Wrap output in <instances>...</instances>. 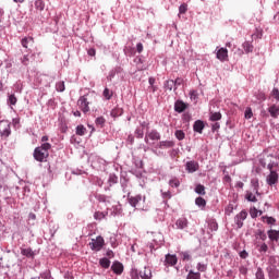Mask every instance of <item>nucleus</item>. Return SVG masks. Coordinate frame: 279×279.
I'll return each mask as SVG.
<instances>
[{
    "instance_id": "obj_1",
    "label": "nucleus",
    "mask_w": 279,
    "mask_h": 279,
    "mask_svg": "<svg viewBox=\"0 0 279 279\" xmlns=\"http://www.w3.org/2000/svg\"><path fill=\"white\" fill-rule=\"evenodd\" d=\"M259 163L264 169H267L270 171L269 174L266 177V182L268 186H275V184H278L279 182V174L277 170H274V167H277V163L272 161V155H263L259 159Z\"/></svg>"
},
{
    "instance_id": "obj_2",
    "label": "nucleus",
    "mask_w": 279,
    "mask_h": 279,
    "mask_svg": "<svg viewBox=\"0 0 279 279\" xmlns=\"http://www.w3.org/2000/svg\"><path fill=\"white\" fill-rule=\"evenodd\" d=\"M51 148V144H41L40 146H36L34 149V158L37 162H46L49 158V149Z\"/></svg>"
},
{
    "instance_id": "obj_3",
    "label": "nucleus",
    "mask_w": 279,
    "mask_h": 279,
    "mask_svg": "<svg viewBox=\"0 0 279 279\" xmlns=\"http://www.w3.org/2000/svg\"><path fill=\"white\" fill-rule=\"evenodd\" d=\"M269 278L279 279V265L276 258H269V267L267 268Z\"/></svg>"
},
{
    "instance_id": "obj_4",
    "label": "nucleus",
    "mask_w": 279,
    "mask_h": 279,
    "mask_svg": "<svg viewBox=\"0 0 279 279\" xmlns=\"http://www.w3.org/2000/svg\"><path fill=\"white\" fill-rule=\"evenodd\" d=\"M11 133L12 129L10 120H0V135L2 137H9Z\"/></svg>"
},
{
    "instance_id": "obj_5",
    "label": "nucleus",
    "mask_w": 279,
    "mask_h": 279,
    "mask_svg": "<svg viewBox=\"0 0 279 279\" xmlns=\"http://www.w3.org/2000/svg\"><path fill=\"white\" fill-rule=\"evenodd\" d=\"M104 245L105 239L102 236H97V239H93L92 243H89V247L93 252H101Z\"/></svg>"
},
{
    "instance_id": "obj_6",
    "label": "nucleus",
    "mask_w": 279,
    "mask_h": 279,
    "mask_svg": "<svg viewBox=\"0 0 279 279\" xmlns=\"http://www.w3.org/2000/svg\"><path fill=\"white\" fill-rule=\"evenodd\" d=\"M77 105H78L80 109L82 111H84V113H87L88 111H90V107H89L90 102L86 95L80 96V98L77 100Z\"/></svg>"
},
{
    "instance_id": "obj_7",
    "label": "nucleus",
    "mask_w": 279,
    "mask_h": 279,
    "mask_svg": "<svg viewBox=\"0 0 279 279\" xmlns=\"http://www.w3.org/2000/svg\"><path fill=\"white\" fill-rule=\"evenodd\" d=\"M185 169L187 173H196V171H199V163L195 159H192L191 161H186Z\"/></svg>"
},
{
    "instance_id": "obj_8",
    "label": "nucleus",
    "mask_w": 279,
    "mask_h": 279,
    "mask_svg": "<svg viewBox=\"0 0 279 279\" xmlns=\"http://www.w3.org/2000/svg\"><path fill=\"white\" fill-rule=\"evenodd\" d=\"M161 135L159 131L156 129H151V131H147L145 135V142L148 144L149 140H160Z\"/></svg>"
},
{
    "instance_id": "obj_9",
    "label": "nucleus",
    "mask_w": 279,
    "mask_h": 279,
    "mask_svg": "<svg viewBox=\"0 0 279 279\" xmlns=\"http://www.w3.org/2000/svg\"><path fill=\"white\" fill-rule=\"evenodd\" d=\"M245 219H247V213H246V210H242L235 217L236 227L238 228H243Z\"/></svg>"
},
{
    "instance_id": "obj_10",
    "label": "nucleus",
    "mask_w": 279,
    "mask_h": 279,
    "mask_svg": "<svg viewBox=\"0 0 279 279\" xmlns=\"http://www.w3.org/2000/svg\"><path fill=\"white\" fill-rule=\"evenodd\" d=\"M216 57L220 61H227L229 59L228 48H219L218 51L216 52Z\"/></svg>"
},
{
    "instance_id": "obj_11",
    "label": "nucleus",
    "mask_w": 279,
    "mask_h": 279,
    "mask_svg": "<svg viewBox=\"0 0 279 279\" xmlns=\"http://www.w3.org/2000/svg\"><path fill=\"white\" fill-rule=\"evenodd\" d=\"M21 254H22V256H26V258H32V259H34L36 256V252H34V250H32V247H22Z\"/></svg>"
},
{
    "instance_id": "obj_12",
    "label": "nucleus",
    "mask_w": 279,
    "mask_h": 279,
    "mask_svg": "<svg viewBox=\"0 0 279 279\" xmlns=\"http://www.w3.org/2000/svg\"><path fill=\"white\" fill-rule=\"evenodd\" d=\"M175 227L178 230H185L189 228V220L185 217H182L181 219L177 220Z\"/></svg>"
},
{
    "instance_id": "obj_13",
    "label": "nucleus",
    "mask_w": 279,
    "mask_h": 279,
    "mask_svg": "<svg viewBox=\"0 0 279 279\" xmlns=\"http://www.w3.org/2000/svg\"><path fill=\"white\" fill-rule=\"evenodd\" d=\"M268 112L270 113L271 118H278L279 116V105L274 102L272 105H269Z\"/></svg>"
},
{
    "instance_id": "obj_14",
    "label": "nucleus",
    "mask_w": 279,
    "mask_h": 279,
    "mask_svg": "<svg viewBox=\"0 0 279 279\" xmlns=\"http://www.w3.org/2000/svg\"><path fill=\"white\" fill-rule=\"evenodd\" d=\"M111 269H112L113 274H117L118 276H121V274H123L124 268H123L122 263L116 262L111 266Z\"/></svg>"
},
{
    "instance_id": "obj_15",
    "label": "nucleus",
    "mask_w": 279,
    "mask_h": 279,
    "mask_svg": "<svg viewBox=\"0 0 279 279\" xmlns=\"http://www.w3.org/2000/svg\"><path fill=\"white\" fill-rule=\"evenodd\" d=\"M186 107H187V104L184 102V100H177L174 104L175 111H179L180 113L182 111H185Z\"/></svg>"
},
{
    "instance_id": "obj_16",
    "label": "nucleus",
    "mask_w": 279,
    "mask_h": 279,
    "mask_svg": "<svg viewBox=\"0 0 279 279\" xmlns=\"http://www.w3.org/2000/svg\"><path fill=\"white\" fill-rule=\"evenodd\" d=\"M130 205L133 206V208H136L137 204L142 202L141 194H136V196H129Z\"/></svg>"
},
{
    "instance_id": "obj_17",
    "label": "nucleus",
    "mask_w": 279,
    "mask_h": 279,
    "mask_svg": "<svg viewBox=\"0 0 279 279\" xmlns=\"http://www.w3.org/2000/svg\"><path fill=\"white\" fill-rule=\"evenodd\" d=\"M177 263H178L177 256H172L171 254H167L165 265H169V266L173 267L174 265H177Z\"/></svg>"
},
{
    "instance_id": "obj_18",
    "label": "nucleus",
    "mask_w": 279,
    "mask_h": 279,
    "mask_svg": "<svg viewBox=\"0 0 279 279\" xmlns=\"http://www.w3.org/2000/svg\"><path fill=\"white\" fill-rule=\"evenodd\" d=\"M21 44L24 48H28V46H33L35 44L34 37H23L21 39Z\"/></svg>"
},
{
    "instance_id": "obj_19",
    "label": "nucleus",
    "mask_w": 279,
    "mask_h": 279,
    "mask_svg": "<svg viewBox=\"0 0 279 279\" xmlns=\"http://www.w3.org/2000/svg\"><path fill=\"white\" fill-rule=\"evenodd\" d=\"M140 277L142 279H151L153 278L151 269L145 267L143 271H140Z\"/></svg>"
},
{
    "instance_id": "obj_20",
    "label": "nucleus",
    "mask_w": 279,
    "mask_h": 279,
    "mask_svg": "<svg viewBox=\"0 0 279 279\" xmlns=\"http://www.w3.org/2000/svg\"><path fill=\"white\" fill-rule=\"evenodd\" d=\"M251 184H252V187H253L254 192L256 193V195H260L259 179H257V177H255V179H251Z\"/></svg>"
},
{
    "instance_id": "obj_21",
    "label": "nucleus",
    "mask_w": 279,
    "mask_h": 279,
    "mask_svg": "<svg viewBox=\"0 0 279 279\" xmlns=\"http://www.w3.org/2000/svg\"><path fill=\"white\" fill-rule=\"evenodd\" d=\"M268 239L270 241H276L278 242L279 241V232L278 230H268Z\"/></svg>"
},
{
    "instance_id": "obj_22",
    "label": "nucleus",
    "mask_w": 279,
    "mask_h": 279,
    "mask_svg": "<svg viewBox=\"0 0 279 279\" xmlns=\"http://www.w3.org/2000/svg\"><path fill=\"white\" fill-rule=\"evenodd\" d=\"M204 126H205V124H204L203 120H196L194 122V131H197L198 133H203Z\"/></svg>"
},
{
    "instance_id": "obj_23",
    "label": "nucleus",
    "mask_w": 279,
    "mask_h": 279,
    "mask_svg": "<svg viewBox=\"0 0 279 279\" xmlns=\"http://www.w3.org/2000/svg\"><path fill=\"white\" fill-rule=\"evenodd\" d=\"M160 148H170L171 146H174V142L172 140H162L159 143Z\"/></svg>"
},
{
    "instance_id": "obj_24",
    "label": "nucleus",
    "mask_w": 279,
    "mask_h": 279,
    "mask_svg": "<svg viewBox=\"0 0 279 279\" xmlns=\"http://www.w3.org/2000/svg\"><path fill=\"white\" fill-rule=\"evenodd\" d=\"M195 204L196 206H199V208H205L207 201L204 196H196Z\"/></svg>"
},
{
    "instance_id": "obj_25",
    "label": "nucleus",
    "mask_w": 279,
    "mask_h": 279,
    "mask_svg": "<svg viewBox=\"0 0 279 279\" xmlns=\"http://www.w3.org/2000/svg\"><path fill=\"white\" fill-rule=\"evenodd\" d=\"M195 193H197V195H206L205 185H202V183H197V185L195 186Z\"/></svg>"
},
{
    "instance_id": "obj_26",
    "label": "nucleus",
    "mask_w": 279,
    "mask_h": 279,
    "mask_svg": "<svg viewBox=\"0 0 279 279\" xmlns=\"http://www.w3.org/2000/svg\"><path fill=\"white\" fill-rule=\"evenodd\" d=\"M99 265H100V267H102L104 269H109V267H110V265H111V260H109V258H100Z\"/></svg>"
},
{
    "instance_id": "obj_27",
    "label": "nucleus",
    "mask_w": 279,
    "mask_h": 279,
    "mask_svg": "<svg viewBox=\"0 0 279 279\" xmlns=\"http://www.w3.org/2000/svg\"><path fill=\"white\" fill-rule=\"evenodd\" d=\"M175 88V81L173 78H170L165 82V89H169L170 92Z\"/></svg>"
},
{
    "instance_id": "obj_28",
    "label": "nucleus",
    "mask_w": 279,
    "mask_h": 279,
    "mask_svg": "<svg viewBox=\"0 0 279 279\" xmlns=\"http://www.w3.org/2000/svg\"><path fill=\"white\" fill-rule=\"evenodd\" d=\"M46 7V2L44 0H36L35 8L37 11H44Z\"/></svg>"
},
{
    "instance_id": "obj_29",
    "label": "nucleus",
    "mask_w": 279,
    "mask_h": 279,
    "mask_svg": "<svg viewBox=\"0 0 279 279\" xmlns=\"http://www.w3.org/2000/svg\"><path fill=\"white\" fill-rule=\"evenodd\" d=\"M242 46H243L245 52H253V50H254V46H253L252 41H244L242 44Z\"/></svg>"
},
{
    "instance_id": "obj_30",
    "label": "nucleus",
    "mask_w": 279,
    "mask_h": 279,
    "mask_svg": "<svg viewBox=\"0 0 279 279\" xmlns=\"http://www.w3.org/2000/svg\"><path fill=\"white\" fill-rule=\"evenodd\" d=\"M234 208H235V203H229L225 208V214L229 216L232 215V213L234 211Z\"/></svg>"
},
{
    "instance_id": "obj_31",
    "label": "nucleus",
    "mask_w": 279,
    "mask_h": 279,
    "mask_svg": "<svg viewBox=\"0 0 279 279\" xmlns=\"http://www.w3.org/2000/svg\"><path fill=\"white\" fill-rule=\"evenodd\" d=\"M169 184H170V186H172V189H173V186L175 189H179L181 181H180V179H178V177H173V179L169 180Z\"/></svg>"
},
{
    "instance_id": "obj_32",
    "label": "nucleus",
    "mask_w": 279,
    "mask_h": 279,
    "mask_svg": "<svg viewBox=\"0 0 279 279\" xmlns=\"http://www.w3.org/2000/svg\"><path fill=\"white\" fill-rule=\"evenodd\" d=\"M123 113V109L122 107H114L112 110H111V116L113 118H117L118 116H122Z\"/></svg>"
},
{
    "instance_id": "obj_33",
    "label": "nucleus",
    "mask_w": 279,
    "mask_h": 279,
    "mask_svg": "<svg viewBox=\"0 0 279 279\" xmlns=\"http://www.w3.org/2000/svg\"><path fill=\"white\" fill-rule=\"evenodd\" d=\"M262 221L268 226H275L276 219L274 217H262Z\"/></svg>"
},
{
    "instance_id": "obj_34",
    "label": "nucleus",
    "mask_w": 279,
    "mask_h": 279,
    "mask_svg": "<svg viewBox=\"0 0 279 279\" xmlns=\"http://www.w3.org/2000/svg\"><path fill=\"white\" fill-rule=\"evenodd\" d=\"M190 98H191V100H194V102H197V100L199 98V94H198L197 89L190 90Z\"/></svg>"
},
{
    "instance_id": "obj_35",
    "label": "nucleus",
    "mask_w": 279,
    "mask_h": 279,
    "mask_svg": "<svg viewBox=\"0 0 279 279\" xmlns=\"http://www.w3.org/2000/svg\"><path fill=\"white\" fill-rule=\"evenodd\" d=\"M221 118L222 113L220 111H214L210 113V120L213 121L221 120Z\"/></svg>"
},
{
    "instance_id": "obj_36",
    "label": "nucleus",
    "mask_w": 279,
    "mask_h": 279,
    "mask_svg": "<svg viewBox=\"0 0 279 279\" xmlns=\"http://www.w3.org/2000/svg\"><path fill=\"white\" fill-rule=\"evenodd\" d=\"M56 89H57V92H64V89H65L64 81H58L56 83Z\"/></svg>"
},
{
    "instance_id": "obj_37",
    "label": "nucleus",
    "mask_w": 279,
    "mask_h": 279,
    "mask_svg": "<svg viewBox=\"0 0 279 279\" xmlns=\"http://www.w3.org/2000/svg\"><path fill=\"white\" fill-rule=\"evenodd\" d=\"M104 96H105V98H107V100H110V98H112V96H113L112 89H109V87H105Z\"/></svg>"
},
{
    "instance_id": "obj_38",
    "label": "nucleus",
    "mask_w": 279,
    "mask_h": 279,
    "mask_svg": "<svg viewBox=\"0 0 279 279\" xmlns=\"http://www.w3.org/2000/svg\"><path fill=\"white\" fill-rule=\"evenodd\" d=\"M86 133V126H84V124H78L76 126V134L77 135H85Z\"/></svg>"
},
{
    "instance_id": "obj_39",
    "label": "nucleus",
    "mask_w": 279,
    "mask_h": 279,
    "mask_svg": "<svg viewBox=\"0 0 279 279\" xmlns=\"http://www.w3.org/2000/svg\"><path fill=\"white\" fill-rule=\"evenodd\" d=\"M245 198L247 199V202H257V196H255L253 192H246Z\"/></svg>"
},
{
    "instance_id": "obj_40",
    "label": "nucleus",
    "mask_w": 279,
    "mask_h": 279,
    "mask_svg": "<svg viewBox=\"0 0 279 279\" xmlns=\"http://www.w3.org/2000/svg\"><path fill=\"white\" fill-rule=\"evenodd\" d=\"M256 236L257 239H260V241H267V234L263 230H257Z\"/></svg>"
},
{
    "instance_id": "obj_41",
    "label": "nucleus",
    "mask_w": 279,
    "mask_h": 279,
    "mask_svg": "<svg viewBox=\"0 0 279 279\" xmlns=\"http://www.w3.org/2000/svg\"><path fill=\"white\" fill-rule=\"evenodd\" d=\"M201 278H202L201 274L191 270L187 274V278L186 279H201Z\"/></svg>"
},
{
    "instance_id": "obj_42",
    "label": "nucleus",
    "mask_w": 279,
    "mask_h": 279,
    "mask_svg": "<svg viewBox=\"0 0 279 279\" xmlns=\"http://www.w3.org/2000/svg\"><path fill=\"white\" fill-rule=\"evenodd\" d=\"M16 102H17V98H16L15 94H9L8 104L9 105H16Z\"/></svg>"
},
{
    "instance_id": "obj_43",
    "label": "nucleus",
    "mask_w": 279,
    "mask_h": 279,
    "mask_svg": "<svg viewBox=\"0 0 279 279\" xmlns=\"http://www.w3.org/2000/svg\"><path fill=\"white\" fill-rule=\"evenodd\" d=\"M250 215L252 219H256L259 215V210H257V207H252V209L250 210Z\"/></svg>"
},
{
    "instance_id": "obj_44",
    "label": "nucleus",
    "mask_w": 279,
    "mask_h": 279,
    "mask_svg": "<svg viewBox=\"0 0 279 279\" xmlns=\"http://www.w3.org/2000/svg\"><path fill=\"white\" fill-rule=\"evenodd\" d=\"M175 136L178 137V140H184L185 133H184V131L182 129H178L175 131Z\"/></svg>"
},
{
    "instance_id": "obj_45",
    "label": "nucleus",
    "mask_w": 279,
    "mask_h": 279,
    "mask_svg": "<svg viewBox=\"0 0 279 279\" xmlns=\"http://www.w3.org/2000/svg\"><path fill=\"white\" fill-rule=\"evenodd\" d=\"M105 122H106V118H104V116H99L98 118H96V124L98 126H104Z\"/></svg>"
},
{
    "instance_id": "obj_46",
    "label": "nucleus",
    "mask_w": 279,
    "mask_h": 279,
    "mask_svg": "<svg viewBox=\"0 0 279 279\" xmlns=\"http://www.w3.org/2000/svg\"><path fill=\"white\" fill-rule=\"evenodd\" d=\"M106 215L105 213H95L94 214V219H96L97 221H101L102 219H105Z\"/></svg>"
},
{
    "instance_id": "obj_47",
    "label": "nucleus",
    "mask_w": 279,
    "mask_h": 279,
    "mask_svg": "<svg viewBox=\"0 0 279 279\" xmlns=\"http://www.w3.org/2000/svg\"><path fill=\"white\" fill-rule=\"evenodd\" d=\"M197 269H198L197 274L207 271V265H204L203 263H198Z\"/></svg>"
},
{
    "instance_id": "obj_48",
    "label": "nucleus",
    "mask_w": 279,
    "mask_h": 279,
    "mask_svg": "<svg viewBox=\"0 0 279 279\" xmlns=\"http://www.w3.org/2000/svg\"><path fill=\"white\" fill-rule=\"evenodd\" d=\"M271 96H274V98H276V100L279 101V88L278 87H274L271 89Z\"/></svg>"
},
{
    "instance_id": "obj_49",
    "label": "nucleus",
    "mask_w": 279,
    "mask_h": 279,
    "mask_svg": "<svg viewBox=\"0 0 279 279\" xmlns=\"http://www.w3.org/2000/svg\"><path fill=\"white\" fill-rule=\"evenodd\" d=\"M256 279H265V274L262 268H258L256 271Z\"/></svg>"
},
{
    "instance_id": "obj_50",
    "label": "nucleus",
    "mask_w": 279,
    "mask_h": 279,
    "mask_svg": "<svg viewBox=\"0 0 279 279\" xmlns=\"http://www.w3.org/2000/svg\"><path fill=\"white\" fill-rule=\"evenodd\" d=\"M244 116H245V118H252L253 117L252 107H246Z\"/></svg>"
},
{
    "instance_id": "obj_51",
    "label": "nucleus",
    "mask_w": 279,
    "mask_h": 279,
    "mask_svg": "<svg viewBox=\"0 0 279 279\" xmlns=\"http://www.w3.org/2000/svg\"><path fill=\"white\" fill-rule=\"evenodd\" d=\"M141 272L138 274L137 269H132L131 278L132 279H140Z\"/></svg>"
},
{
    "instance_id": "obj_52",
    "label": "nucleus",
    "mask_w": 279,
    "mask_h": 279,
    "mask_svg": "<svg viewBox=\"0 0 279 279\" xmlns=\"http://www.w3.org/2000/svg\"><path fill=\"white\" fill-rule=\"evenodd\" d=\"M218 228H219V226L216 221H211L209 223V229L213 230L214 232H217Z\"/></svg>"
},
{
    "instance_id": "obj_53",
    "label": "nucleus",
    "mask_w": 279,
    "mask_h": 279,
    "mask_svg": "<svg viewBox=\"0 0 279 279\" xmlns=\"http://www.w3.org/2000/svg\"><path fill=\"white\" fill-rule=\"evenodd\" d=\"M136 137H144V129L137 128L135 130Z\"/></svg>"
},
{
    "instance_id": "obj_54",
    "label": "nucleus",
    "mask_w": 279,
    "mask_h": 279,
    "mask_svg": "<svg viewBox=\"0 0 279 279\" xmlns=\"http://www.w3.org/2000/svg\"><path fill=\"white\" fill-rule=\"evenodd\" d=\"M182 83H184V78L178 76L174 81V89H177L178 85H182Z\"/></svg>"
},
{
    "instance_id": "obj_55",
    "label": "nucleus",
    "mask_w": 279,
    "mask_h": 279,
    "mask_svg": "<svg viewBox=\"0 0 279 279\" xmlns=\"http://www.w3.org/2000/svg\"><path fill=\"white\" fill-rule=\"evenodd\" d=\"M162 197H163V199H171L172 194H171L170 190H167V192H162Z\"/></svg>"
},
{
    "instance_id": "obj_56",
    "label": "nucleus",
    "mask_w": 279,
    "mask_h": 279,
    "mask_svg": "<svg viewBox=\"0 0 279 279\" xmlns=\"http://www.w3.org/2000/svg\"><path fill=\"white\" fill-rule=\"evenodd\" d=\"M187 9H189L187 4L183 2V4L180 5L179 11L180 13H186Z\"/></svg>"
},
{
    "instance_id": "obj_57",
    "label": "nucleus",
    "mask_w": 279,
    "mask_h": 279,
    "mask_svg": "<svg viewBox=\"0 0 279 279\" xmlns=\"http://www.w3.org/2000/svg\"><path fill=\"white\" fill-rule=\"evenodd\" d=\"M109 182H111L112 184H117V182H118L117 174H110Z\"/></svg>"
},
{
    "instance_id": "obj_58",
    "label": "nucleus",
    "mask_w": 279,
    "mask_h": 279,
    "mask_svg": "<svg viewBox=\"0 0 279 279\" xmlns=\"http://www.w3.org/2000/svg\"><path fill=\"white\" fill-rule=\"evenodd\" d=\"M22 63H23L24 65H28V63H29V57H28V54H24V56L22 57Z\"/></svg>"
},
{
    "instance_id": "obj_59",
    "label": "nucleus",
    "mask_w": 279,
    "mask_h": 279,
    "mask_svg": "<svg viewBox=\"0 0 279 279\" xmlns=\"http://www.w3.org/2000/svg\"><path fill=\"white\" fill-rule=\"evenodd\" d=\"M259 252H268V245H266V243H263L259 247Z\"/></svg>"
},
{
    "instance_id": "obj_60",
    "label": "nucleus",
    "mask_w": 279,
    "mask_h": 279,
    "mask_svg": "<svg viewBox=\"0 0 279 279\" xmlns=\"http://www.w3.org/2000/svg\"><path fill=\"white\" fill-rule=\"evenodd\" d=\"M106 256L108 257V260L109 258H114V252H112V250H108Z\"/></svg>"
},
{
    "instance_id": "obj_61",
    "label": "nucleus",
    "mask_w": 279,
    "mask_h": 279,
    "mask_svg": "<svg viewBox=\"0 0 279 279\" xmlns=\"http://www.w3.org/2000/svg\"><path fill=\"white\" fill-rule=\"evenodd\" d=\"M182 257H183V260H191V256L187 252H183Z\"/></svg>"
},
{
    "instance_id": "obj_62",
    "label": "nucleus",
    "mask_w": 279,
    "mask_h": 279,
    "mask_svg": "<svg viewBox=\"0 0 279 279\" xmlns=\"http://www.w3.org/2000/svg\"><path fill=\"white\" fill-rule=\"evenodd\" d=\"M96 52H97V50H96L95 48H89V49H88V54H89L90 57H95Z\"/></svg>"
},
{
    "instance_id": "obj_63",
    "label": "nucleus",
    "mask_w": 279,
    "mask_h": 279,
    "mask_svg": "<svg viewBox=\"0 0 279 279\" xmlns=\"http://www.w3.org/2000/svg\"><path fill=\"white\" fill-rule=\"evenodd\" d=\"M136 48H137V52H143L144 46H143L142 41H140V43L137 44Z\"/></svg>"
},
{
    "instance_id": "obj_64",
    "label": "nucleus",
    "mask_w": 279,
    "mask_h": 279,
    "mask_svg": "<svg viewBox=\"0 0 279 279\" xmlns=\"http://www.w3.org/2000/svg\"><path fill=\"white\" fill-rule=\"evenodd\" d=\"M155 83H156L155 76H149V84H150L151 89L154 88Z\"/></svg>"
}]
</instances>
